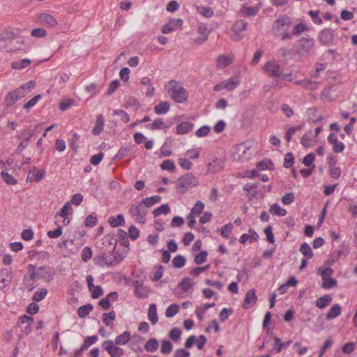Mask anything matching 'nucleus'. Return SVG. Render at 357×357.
<instances>
[{
  "label": "nucleus",
  "instance_id": "nucleus-16",
  "mask_svg": "<svg viewBox=\"0 0 357 357\" xmlns=\"http://www.w3.org/2000/svg\"><path fill=\"white\" fill-rule=\"evenodd\" d=\"M105 124V119L102 114L97 116L95 126L92 129V133L94 135H98L102 130Z\"/></svg>",
  "mask_w": 357,
  "mask_h": 357
},
{
  "label": "nucleus",
  "instance_id": "nucleus-32",
  "mask_svg": "<svg viewBox=\"0 0 357 357\" xmlns=\"http://www.w3.org/2000/svg\"><path fill=\"white\" fill-rule=\"evenodd\" d=\"M197 12L206 18L213 17L214 14L213 8L209 6H197Z\"/></svg>",
  "mask_w": 357,
  "mask_h": 357
},
{
  "label": "nucleus",
  "instance_id": "nucleus-29",
  "mask_svg": "<svg viewBox=\"0 0 357 357\" xmlns=\"http://www.w3.org/2000/svg\"><path fill=\"white\" fill-rule=\"evenodd\" d=\"M257 167L258 170L262 171V170H273L274 166L273 163L271 160L268 159H264L260 162H258L257 163Z\"/></svg>",
  "mask_w": 357,
  "mask_h": 357
},
{
  "label": "nucleus",
  "instance_id": "nucleus-36",
  "mask_svg": "<svg viewBox=\"0 0 357 357\" xmlns=\"http://www.w3.org/2000/svg\"><path fill=\"white\" fill-rule=\"evenodd\" d=\"M93 308V306L91 303L82 305L78 308L77 314L80 318H84L90 313Z\"/></svg>",
  "mask_w": 357,
  "mask_h": 357
},
{
  "label": "nucleus",
  "instance_id": "nucleus-24",
  "mask_svg": "<svg viewBox=\"0 0 357 357\" xmlns=\"http://www.w3.org/2000/svg\"><path fill=\"white\" fill-rule=\"evenodd\" d=\"M311 142H316V139H312V132L310 130L302 136L301 144L303 147L309 148L312 146Z\"/></svg>",
  "mask_w": 357,
  "mask_h": 357
},
{
  "label": "nucleus",
  "instance_id": "nucleus-40",
  "mask_svg": "<svg viewBox=\"0 0 357 357\" xmlns=\"http://www.w3.org/2000/svg\"><path fill=\"white\" fill-rule=\"evenodd\" d=\"M223 83L225 89L228 91H233L239 84V82L234 77H231L227 80L223 81Z\"/></svg>",
  "mask_w": 357,
  "mask_h": 357
},
{
  "label": "nucleus",
  "instance_id": "nucleus-56",
  "mask_svg": "<svg viewBox=\"0 0 357 357\" xmlns=\"http://www.w3.org/2000/svg\"><path fill=\"white\" fill-rule=\"evenodd\" d=\"M315 160V155L313 153H310L308 154H307L303 160V163L306 166V167H310V166H312V168H314L315 165H313L314 163V161Z\"/></svg>",
  "mask_w": 357,
  "mask_h": 357
},
{
  "label": "nucleus",
  "instance_id": "nucleus-12",
  "mask_svg": "<svg viewBox=\"0 0 357 357\" xmlns=\"http://www.w3.org/2000/svg\"><path fill=\"white\" fill-rule=\"evenodd\" d=\"M327 140L333 146V151L335 153H342L344 150V144L342 142L338 141L334 133H331L328 136Z\"/></svg>",
  "mask_w": 357,
  "mask_h": 357
},
{
  "label": "nucleus",
  "instance_id": "nucleus-21",
  "mask_svg": "<svg viewBox=\"0 0 357 357\" xmlns=\"http://www.w3.org/2000/svg\"><path fill=\"white\" fill-rule=\"evenodd\" d=\"M159 342L155 337L150 338L144 344V349L148 352H155L158 349Z\"/></svg>",
  "mask_w": 357,
  "mask_h": 357
},
{
  "label": "nucleus",
  "instance_id": "nucleus-57",
  "mask_svg": "<svg viewBox=\"0 0 357 357\" xmlns=\"http://www.w3.org/2000/svg\"><path fill=\"white\" fill-rule=\"evenodd\" d=\"M182 331L178 328H173L169 333V337L174 341L177 342L181 339Z\"/></svg>",
  "mask_w": 357,
  "mask_h": 357
},
{
  "label": "nucleus",
  "instance_id": "nucleus-55",
  "mask_svg": "<svg viewBox=\"0 0 357 357\" xmlns=\"http://www.w3.org/2000/svg\"><path fill=\"white\" fill-rule=\"evenodd\" d=\"M178 305L176 304H171L165 311V316L168 318L176 315L178 312Z\"/></svg>",
  "mask_w": 357,
  "mask_h": 357
},
{
  "label": "nucleus",
  "instance_id": "nucleus-1",
  "mask_svg": "<svg viewBox=\"0 0 357 357\" xmlns=\"http://www.w3.org/2000/svg\"><path fill=\"white\" fill-rule=\"evenodd\" d=\"M264 69L270 77H278L282 80H291V74L282 73L280 66L275 61L266 62Z\"/></svg>",
  "mask_w": 357,
  "mask_h": 357
},
{
  "label": "nucleus",
  "instance_id": "nucleus-15",
  "mask_svg": "<svg viewBox=\"0 0 357 357\" xmlns=\"http://www.w3.org/2000/svg\"><path fill=\"white\" fill-rule=\"evenodd\" d=\"M257 297L255 289H251L248 291L243 303V308L247 310L257 302Z\"/></svg>",
  "mask_w": 357,
  "mask_h": 357
},
{
  "label": "nucleus",
  "instance_id": "nucleus-19",
  "mask_svg": "<svg viewBox=\"0 0 357 357\" xmlns=\"http://www.w3.org/2000/svg\"><path fill=\"white\" fill-rule=\"evenodd\" d=\"M148 318L153 325L155 324L158 321L157 307L155 303H152L149 305L148 310Z\"/></svg>",
  "mask_w": 357,
  "mask_h": 357
},
{
  "label": "nucleus",
  "instance_id": "nucleus-43",
  "mask_svg": "<svg viewBox=\"0 0 357 357\" xmlns=\"http://www.w3.org/2000/svg\"><path fill=\"white\" fill-rule=\"evenodd\" d=\"M241 12L245 17H252L255 16L257 13V8H254V7L247 6L246 4H243L241 8Z\"/></svg>",
  "mask_w": 357,
  "mask_h": 357
},
{
  "label": "nucleus",
  "instance_id": "nucleus-17",
  "mask_svg": "<svg viewBox=\"0 0 357 357\" xmlns=\"http://www.w3.org/2000/svg\"><path fill=\"white\" fill-rule=\"evenodd\" d=\"M194 127V124L190 121H183L176 126L177 133L180 135L187 134Z\"/></svg>",
  "mask_w": 357,
  "mask_h": 357
},
{
  "label": "nucleus",
  "instance_id": "nucleus-34",
  "mask_svg": "<svg viewBox=\"0 0 357 357\" xmlns=\"http://www.w3.org/2000/svg\"><path fill=\"white\" fill-rule=\"evenodd\" d=\"M163 273V266L162 265H158L155 267V270L150 274V278L153 281H158L162 277Z\"/></svg>",
  "mask_w": 357,
  "mask_h": 357
},
{
  "label": "nucleus",
  "instance_id": "nucleus-18",
  "mask_svg": "<svg viewBox=\"0 0 357 357\" xmlns=\"http://www.w3.org/2000/svg\"><path fill=\"white\" fill-rule=\"evenodd\" d=\"M341 306L339 304H335L328 311L326 319L327 320H331L337 317L341 314Z\"/></svg>",
  "mask_w": 357,
  "mask_h": 357
},
{
  "label": "nucleus",
  "instance_id": "nucleus-23",
  "mask_svg": "<svg viewBox=\"0 0 357 357\" xmlns=\"http://www.w3.org/2000/svg\"><path fill=\"white\" fill-rule=\"evenodd\" d=\"M130 340V333L125 331L122 334L116 337L114 343L116 345H124L127 344Z\"/></svg>",
  "mask_w": 357,
  "mask_h": 357
},
{
  "label": "nucleus",
  "instance_id": "nucleus-62",
  "mask_svg": "<svg viewBox=\"0 0 357 357\" xmlns=\"http://www.w3.org/2000/svg\"><path fill=\"white\" fill-rule=\"evenodd\" d=\"M160 167L164 170L174 171L175 169V164L172 160H165L162 162Z\"/></svg>",
  "mask_w": 357,
  "mask_h": 357
},
{
  "label": "nucleus",
  "instance_id": "nucleus-11",
  "mask_svg": "<svg viewBox=\"0 0 357 357\" xmlns=\"http://www.w3.org/2000/svg\"><path fill=\"white\" fill-rule=\"evenodd\" d=\"M94 262L96 265L103 266H114L113 258L112 255H107L105 253H102L101 255H97L93 259Z\"/></svg>",
  "mask_w": 357,
  "mask_h": 357
},
{
  "label": "nucleus",
  "instance_id": "nucleus-2",
  "mask_svg": "<svg viewBox=\"0 0 357 357\" xmlns=\"http://www.w3.org/2000/svg\"><path fill=\"white\" fill-rule=\"evenodd\" d=\"M129 213L132 217L135 218V220L138 223L144 224L146 222L145 217L148 213V209L141 201L132 204L130 207Z\"/></svg>",
  "mask_w": 357,
  "mask_h": 357
},
{
  "label": "nucleus",
  "instance_id": "nucleus-42",
  "mask_svg": "<svg viewBox=\"0 0 357 357\" xmlns=\"http://www.w3.org/2000/svg\"><path fill=\"white\" fill-rule=\"evenodd\" d=\"M321 287L325 289H330L337 286V282L332 278L322 279Z\"/></svg>",
  "mask_w": 357,
  "mask_h": 357
},
{
  "label": "nucleus",
  "instance_id": "nucleus-20",
  "mask_svg": "<svg viewBox=\"0 0 357 357\" xmlns=\"http://www.w3.org/2000/svg\"><path fill=\"white\" fill-rule=\"evenodd\" d=\"M108 222L112 227H117L125 225V219L122 214H119L116 217H110L108 220Z\"/></svg>",
  "mask_w": 357,
  "mask_h": 357
},
{
  "label": "nucleus",
  "instance_id": "nucleus-44",
  "mask_svg": "<svg viewBox=\"0 0 357 357\" xmlns=\"http://www.w3.org/2000/svg\"><path fill=\"white\" fill-rule=\"evenodd\" d=\"M308 30L309 29L307 26L306 23L301 22L293 28L292 31L294 36H300L303 32Z\"/></svg>",
  "mask_w": 357,
  "mask_h": 357
},
{
  "label": "nucleus",
  "instance_id": "nucleus-9",
  "mask_svg": "<svg viewBox=\"0 0 357 357\" xmlns=\"http://www.w3.org/2000/svg\"><path fill=\"white\" fill-rule=\"evenodd\" d=\"M38 22L49 27H54L58 24L57 20L51 14L43 13L38 16Z\"/></svg>",
  "mask_w": 357,
  "mask_h": 357
},
{
  "label": "nucleus",
  "instance_id": "nucleus-64",
  "mask_svg": "<svg viewBox=\"0 0 357 357\" xmlns=\"http://www.w3.org/2000/svg\"><path fill=\"white\" fill-rule=\"evenodd\" d=\"M97 222L96 216L93 214H90L86 218L85 226L87 227H93L96 225Z\"/></svg>",
  "mask_w": 357,
  "mask_h": 357
},
{
  "label": "nucleus",
  "instance_id": "nucleus-30",
  "mask_svg": "<svg viewBox=\"0 0 357 357\" xmlns=\"http://www.w3.org/2000/svg\"><path fill=\"white\" fill-rule=\"evenodd\" d=\"M115 319L116 313L114 311L103 313L102 314V321L107 326H112Z\"/></svg>",
  "mask_w": 357,
  "mask_h": 357
},
{
  "label": "nucleus",
  "instance_id": "nucleus-47",
  "mask_svg": "<svg viewBox=\"0 0 357 357\" xmlns=\"http://www.w3.org/2000/svg\"><path fill=\"white\" fill-rule=\"evenodd\" d=\"M173 349L172 342L168 340H163L161 343L160 352L164 354H169Z\"/></svg>",
  "mask_w": 357,
  "mask_h": 357
},
{
  "label": "nucleus",
  "instance_id": "nucleus-38",
  "mask_svg": "<svg viewBox=\"0 0 357 357\" xmlns=\"http://www.w3.org/2000/svg\"><path fill=\"white\" fill-rule=\"evenodd\" d=\"M248 23L243 20L237 21L233 26L232 30L236 36L247 29Z\"/></svg>",
  "mask_w": 357,
  "mask_h": 357
},
{
  "label": "nucleus",
  "instance_id": "nucleus-46",
  "mask_svg": "<svg viewBox=\"0 0 357 357\" xmlns=\"http://www.w3.org/2000/svg\"><path fill=\"white\" fill-rule=\"evenodd\" d=\"M170 211V208L167 204H162L160 206L153 211V214L155 217H158L161 214H167Z\"/></svg>",
  "mask_w": 357,
  "mask_h": 357
},
{
  "label": "nucleus",
  "instance_id": "nucleus-6",
  "mask_svg": "<svg viewBox=\"0 0 357 357\" xmlns=\"http://www.w3.org/2000/svg\"><path fill=\"white\" fill-rule=\"evenodd\" d=\"M314 45V38L310 37L309 36L307 37H302L298 41L296 52L300 56H305L310 52Z\"/></svg>",
  "mask_w": 357,
  "mask_h": 357
},
{
  "label": "nucleus",
  "instance_id": "nucleus-61",
  "mask_svg": "<svg viewBox=\"0 0 357 357\" xmlns=\"http://www.w3.org/2000/svg\"><path fill=\"white\" fill-rule=\"evenodd\" d=\"M319 10H310L308 15L312 17V22L316 24H321L322 19L319 16Z\"/></svg>",
  "mask_w": 357,
  "mask_h": 357
},
{
  "label": "nucleus",
  "instance_id": "nucleus-37",
  "mask_svg": "<svg viewBox=\"0 0 357 357\" xmlns=\"http://www.w3.org/2000/svg\"><path fill=\"white\" fill-rule=\"evenodd\" d=\"M269 212L273 215L278 216H284L287 214V211L280 207L279 204L275 203L270 207Z\"/></svg>",
  "mask_w": 357,
  "mask_h": 357
},
{
  "label": "nucleus",
  "instance_id": "nucleus-7",
  "mask_svg": "<svg viewBox=\"0 0 357 357\" xmlns=\"http://www.w3.org/2000/svg\"><path fill=\"white\" fill-rule=\"evenodd\" d=\"M102 347L107 351L111 357H121L124 354L123 349L115 344L113 340L104 341Z\"/></svg>",
  "mask_w": 357,
  "mask_h": 357
},
{
  "label": "nucleus",
  "instance_id": "nucleus-58",
  "mask_svg": "<svg viewBox=\"0 0 357 357\" xmlns=\"http://www.w3.org/2000/svg\"><path fill=\"white\" fill-rule=\"evenodd\" d=\"M231 229L232 225L231 223H229L222 227L220 229H218V231H220V235L222 236L224 238H228L230 233L231 232Z\"/></svg>",
  "mask_w": 357,
  "mask_h": 357
},
{
  "label": "nucleus",
  "instance_id": "nucleus-52",
  "mask_svg": "<svg viewBox=\"0 0 357 357\" xmlns=\"http://www.w3.org/2000/svg\"><path fill=\"white\" fill-rule=\"evenodd\" d=\"M294 163V155L291 152H289L287 153L285 155H284V167L285 168H291L292 167Z\"/></svg>",
  "mask_w": 357,
  "mask_h": 357
},
{
  "label": "nucleus",
  "instance_id": "nucleus-63",
  "mask_svg": "<svg viewBox=\"0 0 357 357\" xmlns=\"http://www.w3.org/2000/svg\"><path fill=\"white\" fill-rule=\"evenodd\" d=\"M42 98L40 94H38L29 100L24 105V108L26 109H29L36 105V104Z\"/></svg>",
  "mask_w": 357,
  "mask_h": 357
},
{
  "label": "nucleus",
  "instance_id": "nucleus-4",
  "mask_svg": "<svg viewBox=\"0 0 357 357\" xmlns=\"http://www.w3.org/2000/svg\"><path fill=\"white\" fill-rule=\"evenodd\" d=\"M291 24V20L289 16H280L273 22L271 31L275 36H280L281 32L289 30Z\"/></svg>",
  "mask_w": 357,
  "mask_h": 357
},
{
  "label": "nucleus",
  "instance_id": "nucleus-39",
  "mask_svg": "<svg viewBox=\"0 0 357 357\" xmlns=\"http://www.w3.org/2000/svg\"><path fill=\"white\" fill-rule=\"evenodd\" d=\"M31 60L29 59H24L21 61H14L11 64L13 69L21 70L31 65Z\"/></svg>",
  "mask_w": 357,
  "mask_h": 357
},
{
  "label": "nucleus",
  "instance_id": "nucleus-60",
  "mask_svg": "<svg viewBox=\"0 0 357 357\" xmlns=\"http://www.w3.org/2000/svg\"><path fill=\"white\" fill-rule=\"evenodd\" d=\"M233 310L231 308H223L220 314L219 318L222 322L225 321L233 313Z\"/></svg>",
  "mask_w": 357,
  "mask_h": 357
},
{
  "label": "nucleus",
  "instance_id": "nucleus-22",
  "mask_svg": "<svg viewBox=\"0 0 357 357\" xmlns=\"http://www.w3.org/2000/svg\"><path fill=\"white\" fill-rule=\"evenodd\" d=\"M332 299L330 294H325L317 300L316 305L320 309H324L331 303Z\"/></svg>",
  "mask_w": 357,
  "mask_h": 357
},
{
  "label": "nucleus",
  "instance_id": "nucleus-33",
  "mask_svg": "<svg viewBox=\"0 0 357 357\" xmlns=\"http://www.w3.org/2000/svg\"><path fill=\"white\" fill-rule=\"evenodd\" d=\"M194 283L189 278H183L178 284V287L181 288L184 292H188L192 287Z\"/></svg>",
  "mask_w": 357,
  "mask_h": 357
},
{
  "label": "nucleus",
  "instance_id": "nucleus-14",
  "mask_svg": "<svg viewBox=\"0 0 357 357\" xmlns=\"http://www.w3.org/2000/svg\"><path fill=\"white\" fill-rule=\"evenodd\" d=\"M13 279L12 272L10 269L4 268L0 271V289L8 286Z\"/></svg>",
  "mask_w": 357,
  "mask_h": 357
},
{
  "label": "nucleus",
  "instance_id": "nucleus-50",
  "mask_svg": "<svg viewBox=\"0 0 357 357\" xmlns=\"http://www.w3.org/2000/svg\"><path fill=\"white\" fill-rule=\"evenodd\" d=\"M98 339V335H96L88 336L84 339L82 347H83V348L85 350H87L90 346H91L92 344H95L97 342Z\"/></svg>",
  "mask_w": 357,
  "mask_h": 357
},
{
  "label": "nucleus",
  "instance_id": "nucleus-41",
  "mask_svg": "<svg viewBox=\"0 0 357 357\" xmlns=\"http://www.w3.org/2000/svg\"><path fill=\"white\" fill-rule=\"evenodd\" d=\"M300 252L303 255L306 259H311L313 257L312 250L310 245L307 243H303L301 248Z\"/></svg>",
  "mask_w": 357,
  "mask_h": 357
},
{
  "label": "nucleus",
  "instance_id": "nucleus-48",
  "mask_svg": "<svg viewBox=\"0 0 357 357\" xmlns=\"http://www.w3.org/2000/svg\"><path fill=\"white\" fill-rule=\"evenodd\" d=\"M18 98L16 97L13 91H10L5 98V104L8 107L13 106L17 100Z\"/></svg>",
  "mask_w": 357,
  "mask_h": 357
},
{
  "label": "nucleus",
  "instance_id": "nucleus-5",
  "mask_svg": "<svg viewBox=\"0 0 357 357\" xmlns=\"http://www.w3.org/2000/svg\"><path fill=\"white\" fill-rule=\"evenodd\" d=\"M168 92L170 97L176 102H183L188 98V92L182 86L172 85Z\"/></svg>",
  "mask_w": 357,
  "mask_h": 357
},
{
  "label": "nucleus",
  "instance_id": "nucleus-13",
  "mask_svg": "<svg viewBox=\"0 0 357 357\" xmlns=\"http://www.w3.org/2000/svg\"><path fill=\"white\" fill-rule=\"evenodd\" d=\"M118 298V293L116 291H112L108 294L106 297L102 298L98 305L101 307L104 310H107L111 307L110 301H115Z\"/></svg>",
  "mask_w": 357,
  "mask_h": 357
},
{
  "label": "nucleus",
  "instance_id": "nucleus-26",
  "mask_svg": "<svg viewBox=\"0 0 357 357\" xmlns=\"http://www.w3.org/2000/svg\"><path fill=\"white\" fill-rule=\"evenodd\" d=\"M204 208V204L201 201H197L195 206L190 211V213L188 216V219L190 217H195L200 215Z\"/></svg>",
  "mask_w": 357,
  "mask_h": 357
},
{
  "label": "nucleus",
  "instance_id": "nucleus-45",
  "mask_svg": "<svg viewBox=\"0 0 357 357\" xmlns=\"http://www.w3.org/2000/svg\"><path fill=\"white\" fill-rule=\"evenodd\" d=\"M186 259L185 258L181 255H176L172 260V265L174 267L177 268H181L183 267L185 264Z\"/></svg>",
  "mask_w": 357,
  "mask_h": 357
},
{
  "label": "nucleus",
  "instance_id": "nucleus-3",
  "mask_svg": "<svg viewBox=\"0 0 357 357\" xmlns=\"http://www.w3.org/2000/svg\"><path fill=\"white\" fill-rule=\"evenodd\" d=\"M176 186L181 193L186 192V190L198 185V181L191 173L185 174L176 181Z\"/></svg>",
  "mask_w": 357,
  "mask_h": 357
},
{
  "label": "nucleus",
  "instance_id": "nucleus-54",
  "mask_svg": "<svg viewBox=\"0 0 357 357\" xmlns=\"http://www.w3.org/2000/svg\"><path fill=\"white\" fill-rule=\"evenodd\" d=\"M47 294V290L46 289H39L35 292L33 296V301L40 302L45 298Z\"/></svg>",
  "mask_w": 357,
  "mask_h": 357
},
{
  "label": "nucleus",
  "instance_id": "nucleus-59",
  "mask_svg": "<svg viewBox=\"0 0 357 357\" xmlns=\"http://www.w3.org/2000/svg\"><path fill=\"white\" fill-rule=\"evenodd\" d=\"M92 254H93V252H92V250L91 248H89V247L84 248V249L82 250V251L81 252L82 259L84 262L88 261L91 258Z\"/></svg>",
  "mask_w": 357,
  "mask_h": 357
},
{
  "label": "nucleus",
  "instance_id": "nucleus-10",
  "mask_svg": "<svg viewBox=\"0 0 357 357\" xmlns=\"http://www.w3.org/2000/svg\"><path fill=\"white\" fill-rule=\"evenodd\" d=\"M182 24L183 20L181 19H172L167 24L162 26L161 31L164 34H167L181 26Z\"/></svg>",
  "mask_w": 357,
  "mask_h": 357
},
{
  "label": "nucleus",
  "instance_id": "nucleus-27",
  "mask_svg": "<svg viewBox=\"0 0 357 357\" xmlns=\"http://www.w3.org/2000/svg\"><path fill=\"white\" fill-rule=\"evenodd\" d=\"M169 108L170 105L168 102L161 101L154 107V112L157 114H165L169 110Z\"/></svg>",
  "mask_w": 357,
  "mask_h": 357
},
{
  "label": "nucleus",
  "instance_id": "nucleus-31",
  "mask_svg": "<svg viewBox=\"0 0 357 357\" xmlns=\"http://www.w3.org/2000/svg\"><path fill=\"white\" fill-rule=\"evenodd\" d=\"M161 200V197L159 195H154L150 197H146L144 199H142L141 200V202L144 204V206H146V208L148 209L153 205H154L156 203L160 202Z\"/></svg>",
  "mask_w": 357,
  "mask_h": 357
},
{
  "label": "nucleus",
  "instance_id": "nucleus-25",
  "mask_svg": "<svg viewBox=\"0 0 357 357\" xmlns=\"http://www.w3.org/2000/svg\"><path fill=\"white\" fill-rule=\"evenodd\" d=\"M132 285L134 287V294L135 296H137L139 298H144L146 296L139 291V289L142 287L143 283H144V279H135L132 280L131 282Z\"/></svg>",
  "mask_w": 357,
  "mask_h": 357
},
{
  "label": "nucleus",
  "instance_id": "nucleus-53",
  "mask_svg": "<svg viewBox=\"0 0 357 357\" xmlns=\"http://www.w3.org/2000/svg\"><path fill=\"white\" fill-rule=\"evenodd\" d=\"M2 179L8 185H15L17 181L10 174L6 172H1Z\"/></svg>",
  "mask_w": 357,
  "mask_h": 357
},
{
  "label": "nucleus",
  "instance_id": "nucleus-28",
  "mask_svg": "<svg viewBox=\"0 0 357 357\" xmlns=\"http://www.w3.org/2000/svg\"><path fill=\"white\" fill-rule=\"evenodd\" d=\"M17 38V30L14 32L13 30H6L0 35V41H12Z\"/></svg>",
  "mask_w": 357,
  "mask_h": 357
},
{
  "label": "nucleus",
  "instance_id": "nucleus-8",
  "mask_svg": "<svg viewBox=\"0 0 357 357\" xmlns=\"http://www.w3.org/2000/svg\"><path fill=\"white\" fill-rule=\"evenodd\" d=\"M318 40L319 43L326 46L333 45L334 34L331 29H324L318 34Z\"/></svg>",
  "mask_w": 357,
  "mask_h": 357
},
{
  "label": "nucleus",
  "instance_id": "nucleus-49",
  "mask_svg": "<svg viewBox=\"0 0 357 357\" xmlns=\"http://www.w3.org/2000/svg\"><path fill=\"white\" fill-rule=\"evenodd\" d=\"M317 273L321 276V279L331 278L333 274V270L330 267H320L317 270Z\"/></svg>",
  "mask_w": 357,
  "mask_h": 357
},
{
  "label": "nucleus",
  "instance_id": "nucleus-35",
  "mask_svg": "<svg viewBox=\"0 0 357 357\" xmlns=\"http://www.w3.org/2000/svg\"><path fill=\"white\" fill-rule=\"evenodd\" d=\"M146 126L151 130L167 128L165 123L160 118L156 119L153 123L147 124Z\"/></svg>",
  "mask_w": 357,
  "mask_h": 357
},
{
  "label": "nucleus",
  "instance_id": "nucleus-51",
  "mask_svg": "<svg viewBox=\"0 0 357 357\" xmlns=\"http://www.w3.org/2000/svg\"><path fill=\"white\" fill-rule=\"evenodd\" d=\"M73 213V208L70 206V203L67 202L66 203L62 208L60 210V212L58 213V215L63 218H66V217Z\"/></svg>",
  "mask_w": 357,
  "mask_h": 357
}]
</instances>
